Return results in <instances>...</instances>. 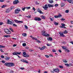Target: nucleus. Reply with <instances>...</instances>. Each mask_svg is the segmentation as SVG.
<instances>
[{"mask_svg":"<svg viewBox=\"0 0 73 73\" xmlns=\"http://www.w3.org/2000/svg\"><path fill=\"white\" fill-rule=\"evenodd\" d=\"M4 65L5 66H8V67H11L15 66V64L13 63L7 62L4 64Z\"/></svg>","mask_w":73,"mask_h":73,"instance_id":"f257e3e1","label":"nucleus"},{"mask_svg":"<svg viewBox=\"0 0 73 73\" xmlns=\"http://www.w3.org/2000/svg\"><path fill=\"white\" fill-rule=\"evenodd\" d=\"M21 11V10L19 8H17L15 9V14H17L19 13V12Z\"/></svg>","mask_w":73,"mask_h":73,"instance_id":"f03ea898","label":"nucleus"},{"mask_svg":"<svg viewBox=\"0 0 73 73\" xmlns=\"http://www.w3.org/2000/svg\"><path fill=\"white\" fill-rule=\"evenodd\" d=\"M23 56L25 57H29V55L28 54H27L26 52H23Z\"/></svg>","mask_w":73,"mask_h":73,"instance_id":"7ed1b4c3","label":"nucleus"},{"mask_svg":"<svg viewBox=\"0 0 73 73\" xmlns=\"http://www.w3.org/2000/svg\"><path fill=\"white\" fill-rule=\"evenodd\" d=\"M53 71L55 72L56 73H59V72H60V70L58 68H56V69H53Z\"/></svg>","mask_w":73,"mask_h":73,"instance_id":"20e7f679","label":"nucleus"},{"mask_svg":"<svg viewBox=\"0 0 73 73\" xmlns=\"http://www.w3.org/2000/svg\"><path fill=\"white\" fill-rule=\"evenodd\" d=\"M14 21H15V23H18L19 24H20V23H23V21H20L17 20H14Z\"/></svg>","mask_w":73,"mask_h":73,"instance_id":"39448f33","label":"nucleus"},{"mask_svg":"<svg viewBox=\"0 0 73 73\" xmlns=\"http://www.w3.org/2000/svg\"><path fill=\"white\" fill-rule=\"evenodd\" d=\"M43 8H44V10H48V7L47 4H46L44 6H43Z\"/></svg>","mask_w":73,"mask_h":73,"instance_id":"423d86ee","label":"nucleus"},{"mask_svg":"<svg viewBox=\"0 0 73 73\" xmlns=\"http://www.w3.org/2000/svg\"><path fill=\"white\" fill-rule=\"evenodd\" d=\"M19 0H15V1H13V3L14 4H16L19 3Z\"/></svg>","mask_w":73,"mask_h":73,"instance_id":"0eeeda50","label":"nucleus"},{"mask_svg":"<svg viewBox=\"0 0 73 73\" xmlns=\"http://www.w3.org/2000/svg\"><path fill=\"white\" fill-rule=\"evenodd\" d=\"M59 34L60 35V36H61V37H65V36L64 35V33H63V32L62 33L61 32H59Z\"/></svg>","mask_w":73,"mask_h":73,"instance_id":"6e6552de","label":"nucleus"},{"mask_svg":"<svg viewBox=\"0 0 73 73\" xmlns=\"http://www.w3.org/2000/svg\"><path fill=\"white\" fill-rule=\"evenodd\" d=\"M7 23L9 24H11V25H12V24H13V23H12V21H10L9 19L7 20Z\"/></svg>","mask_w":73,"mask_h":73,"instance_id":"1a4fd4ad","label":"nucleus"},{"mask_svg":"<svg viewBox=\"0 0 73 73\" xmlns=\"http://www.w3.org/2000/svg\"><path fill=\"white\" fill-rule=\"evenodd\" d=\"M42 35L43 36H46V37H49V35L47 34L46 33L42 34Z\"/></svg>","mask_w":73,"mask_h":73,"instance_id":"9d476101","label":"nucleus"},{"mask_svg":"<svg viewBox=\"0 0 73 73\" xmlns=\"http://www.w3.org/2000/svg\"><path fill=\"white\" fill-rule=\"evenodd\" d=\"M35 20L37 21H41V19L40 18H35Z\"/></svg>","mask_w":73,"mask_h":73,"instance_id":"9b49d317","label":"nucleus"},{"mask_svg":"<svg viewBox=\"0 0 73 73\" xmlns=\"http://www.w3.org/2000/svg\"><path fill=\"white\" fill-rule=\"evenodd\" d=\"M37 11L39 12L40 14L42 13H42V12L41 11V10L40 9V8H38V9H37Z\"/></svg>","mask_w":73,"mask_h":73,"instance_id":"f8f14e48","label":"nucleus"},{"mask_svg":"<svg viewBox=\"0 0 73 73\" xmlns=\"http://www.w3.org/2000/svg\"><path fill=\"white\" fill-rule=\"evenodd\" d=\"M45 48H46V46H43L42 48H41L40 47L39 48V49H40V50H44V49H45Z\"/></svg>","mask_w":73,"mask_h":73,"instance_id":"ddd939ff","label":"nucleus"},{"mask_svg":"<svg viewBox=\"0 0 73 73\" xmlns=\"http://www.w3.org/2000/svg\"><path fill=\"white\" fill-rule=\"evenodd\" d=\"M47 40L49 41H51L53 40V39H52V38L49 37L47 38Z\"/></svg>","mask_w":73,"mask_h":73,"instance_id":"4468645a","label":"nucleus"},{"mask_svg":"<svg viewBox=\"0 0 73 73\" xmlns=\"http://www.w3.org/2000/svg\"><path fill=\"white\" fill-rule=\"evenodd\" d=\"M67 1L69 3H71V4H73V1L70 0H67Z\"/></svg>","mask_w":73,"mask_h":73,"instance_id":"2eb2a0df","label":"nucleus"},{"mask_svg":"<svg viewBox=\"0 0 73 73\" xmlns=\"http://www.w3.org/2000/svg\"><path fill=\"white\" fill-rule=\"evenodd\" d=\"M7 32L6 33V34H11V32L9 31L8 29H7Z\"/></svg>","mask_w":73,"mask_h":73,"instance_id":"dca6fc26","label":"nucleus"},{"mask_svg":"<svg viewBox=\"0 0 73 73\" xmlns=\"http://www.w3.org/2000/svg\"><path fill=\"white\" fill-rule=\"evenodd\" d=\"M10 11H11V10H10V9H7V10H6V11L5 12L6 13H8V12H10Z\"/></svg>","mask_w":73,"mask_h":73,"instance_id":"f3484780","label":"nucleus"},{"mask_svg":"<svg viewBox=\"0 0 73 73\" xmlns=\"http://www.w3.org/2000/svg\"><path fill=\"white\" fill-rule=\"evenodd\" d=\"M22 36L24 37H26L27 36V34L25 33H23L22 34Z\"/></svg>","mask_w":73,"mask_h":73,"instance_id":"a211bd4d","label":"nucleus"},{"mask_svg":"<svg viewBox=\"0 0 73 73\" xmlns=\"http://www.w3.org/2000/svg\"><path fill=\"white\" fill-rule=\"evenodd\" d=\"M5 48V46H3L2 45H0V48Z\"/></svg>","mask_w":73,"mask_h":73,"instance_id":"6ab92c4d","label":"nucleus"},{"mask_svg":"<svg viewBox=\"0 0 73 73\" xmlns=\"http://www.w3.org/2000/svg\"><path fill=\"white\" fill-rule=\"evenodd\" d=\"M60 5L62 7H64V6H65V4L64 3H62Z\"/></svg>","mask_w":73,"mask_h":73,"instance_id":"aec40b11","label":"nucleus"},{"mask_svg":"<svg viewBox=\"0 0 73 73\" xmlns=\"http://www.w3.org/2000/svg\"><path fill=\"white\" fill-rule=\"evenodd\" d=\"M65 50L66 52H67L68 53L70 52V50H68L67 49H66Z\"/></svg>","mask_w":73,"mask_h":73,"instance_id":"412c9836","label":"nucleus"},{"mask_svg":"<svg viewBox=\"0 0 73 73\" xmlns=\"http://www.w3.org/2000/svg\"><path fill=\"white\" fill-rule=\"evenodd\" d=\"M17 52H14L13 53V55H17Z\"/></svg>","mask_w":73,"mask_h":73,"instance_id":"4be33fe9","label":"nucleus"},{"mask_svg":"<svg viewBox=\"0 0 73 73\" xmlns=\"http://www.w3.org/2000/svg\"><path fill=\"white\" fill-rule=\"evenodd\" d=\"M48 7H53V5H51L48 4Z\"/></svg>","mask_w":73,"mask_h":73,"instance_id":"5701e85b","label":"nucleus"},{"mask_svg":"<svg viewBox=\"0 0 73 73\" xmlns=\"http://www.w3.org/2000/svg\"><path fill=\"white\" fill-rule=\"evenodd\" d=\"M10 58V57H8L5 58V59L6 60H9Z\"/></svg>","mask_w":73,"mask_h":73,"instance_id":"b1692460","label":"nucleus"},{"mask_svg":"<svg viewBox=\"0 0 73 73\" xmlns=\"http://www.w3.org/2000/svg\"><path fill=\"white\" fill-rule=\"evenodd\" d=\"M68 31L67 30H65L64 32H63V33H64V34H66L68 33Z\"/></svg>","mask_w":73,"mask_h":73,"instance_id":"393cba45","label":"nucleus"},{"mask_svg":"<svg viewBox=\"0 0 73 73\" xmlns=\"http://www.w3.org/2000/svg\"><path fill=\"white\" fill-rule=\"evenodd\" d=\"M49 2L50 3H53V0H49Z\"/></svg>","mask_w":73,"mask_h":73,"instance_id":"a878e982","label":"nucleus"},{"mask_svg":"<svg viewBox=\"0 0 73 73\" xmlns=\"http://www.w3.org/2000/svg\"><path fill=\"white\" fill-rule=\"evenodd\" d=\"M42 34H45V33H46V31H45L44 30H43L42 31Z\"/></svg>","mask_w":73,"mask_h":73,"instance_id":"bb28decb","label":"nucleus"},{"mask_svg":"<svg viewBox=\"0 0 73 73\" xmlns=\"http://www.w3.org/2000/svg\"><path fill=\"white\" fill-rule=\"evenodd\" d=\"M9 29L11 31V32H13V29H12V28H9Z\"/></svg>","mask_w":73,"mask_h":73,"instance_id":"cd10ccee","label":"nucleus"},{"mask_svg":"<svg viewBox=\"0 0 73 73\" xmlns=\"http://www.w3.org/2000/svg\"><path fill=\"white\" fill-rule=\"evenodd\" d=\"M5 7H6V5H4L3 6H2L1 7L2 8H5Z\"/></svg>","mask_w":73,"mask_h":73,"instance_id":"c85d7f7f","label":"nucleus"},{"mask_svg":"<svg viewBox=\"0 0 73 73\" xmlns=\"http://www.w3.org/2000/svg\"><path fill=\"white\" fill-rule=\"evenodd\" d=\"M54 24L55 25H57L58 24V23L56 22H55L54 23Z\"/></svg>","mask_w":73,"mask_h":73,"instance_id":"c756f323","label":"nucleus"},{"mask_svg":"<svg viewBox=\"0 0 73 73\" xmlns=\"http://www.w3.org/2000/svg\"><path fill=\"white\" fill-rule=\"evenodd\" d=\"M7 29H4V31H5V33H7V32H8V31H8V30H7Z\"/></svg>","mask_w":73,"mask_h":73,"instance_id":"7c9ffc66","label":"nucleus"},{"mask_svg":"<svg viewBox=\"0 0 73 73\" xmlns=\"http://www.w3.org/2000/svg\"><path fill=\"white\" fill-rule=\"evenodd\" d=\"M41 17L42 19H45V17H44V16H41Z\"/></svg>","mask_w":73,"mask_h":73,"instance_id":"2f4dec72","label":"nucleus"},{"mask_svg":"<svg viewBox=\"0 0 73 73\" xmlns=\"http://www.w3.org/2000/svg\"><path fill=\"white\" fill-rule=\"evenodd\" d=\"M26 45V43H23V46H25Z\"/></svg>","mask_w":73,"mask_h":73,"instance_id":"473e14b6","label":"nucleus"},{"mask_svg":"<svg viewBox=\"0 0 73 73\" xmlns=\"http://www.w3.org/2000/svg\"><path fill=\"white\" fill-rule=\"evenodd\" d=\"M4 37H10L9 35H4Z\"/></svg>","mask_w":73,"mask_h":73,"instance_id":"72a5a7b5","label":"nucleus"},{"mask_svg":"<svg viewBox=\"0 0 73 73\" xmlns=\"http://www.w3.org/2000/svg\"><path fill=\"white\" fill-rule=\"evenodd\" d=\"M59 67L60 68H61L62 69V68H63V66H59Z\"/></svg>","mask_w":73,"mask_h":73,"instance_id":"f704fd0d","label":"nucleus"},{"mask_svg":"<svg viewBox=\"0 0 73 73\" xmlns=\"http://www.w3.org/2000/svg\"><path fill=\"white\" fill-rule=\"evenodd\" d=\"M61 16H62L61 15L59 14L58 15V17H61Z\"/></svg>","mask_w":73,"mask_h":73,"instance_id":"c9c22d12","label":"nucleus"},{"mask_svg":"<svg viewBox=\"0 0 73 73\" xmlns=\"http://www.w3.org/2000/svg\"><path fill=\"white\" fill-rule=\"evenodd\" d=\"M13 27H17V25H16L15 24H13Z\"/></svg>","mask_w":73,"mask_h":73,"instance_id":"e433bc0d","label":"nucleus"},{"mask_svg":"<svg viewBox=\"0 0 73 73\" xmlns=\"http://www.w3.org/2000/svg\"><path fill=\"white\" fill-rule=\"evenodd\" d=\"M25 29H28V27L27 25H25Z\"/></svg>","mask_w":73,"mask_h":73,"instance_id":"4c0bfd02","label":"nucleus"},{"mask_svg":"<svg viewBox=\"0 0 73 73\" xmlns=\"http://www.w3.org/2000/svg\"><path fill=\"white\" fill-rule=\"evenodd\" d=\"M14 9V7L13 6H12L11 7V10H12V9Z\"/></svg>","mask_w":73,"mask_h":73,"instance_id":"58836bf2","label":"nucleus"},{"mask_svg":"<svg viewBox=\"0 0 73 73\" xmlns=\"http://www.w3.org/2000/svg\"><path fill=\"white\" fill-rule=\"evenodd\" d=\"M26 17H27L28 18H29V19H30L31 18V16L29 15L28 16H26Z\"/></svg>","mask_w":73,"mask_h":73,"instance_id":"ea45409f","label":"nucleus"},{"mask_svg":"<svg viewBox=\"0 0 73 73\" xmlns=\"http://www.w3.org/2000/svg\"><path fill=\"white\" fill-rule=\"evenodd\" d=\"M65 65H66L67 66H69V65L68 64H65Z\"/></svg>","mask_w":73,"mask_h":73,"instance_id":"a19ab883","label":"nucleus"},{"mask_svg":"<svg viewBox=\"0 0 73 73\" xmlns=\"http://www.w3.org/2000/svg\"><path fill=\"white\" fill-rule=\"evenodd\" d=\"M45 56L46 57V58H49V56L48 55H45Z\"/></svg>","mask_w":73,"mask_h":73,"instance_id":"79ce46f5","label":"nucleus"},{"mask_svg":"<svg viewBox=\"0 0 73 73\" xmlns=\"http://www.w3.org/2000/svg\"><path fill=\"white\" fill-rule=\"evenodd\" d=\"M47 45L48 46H51V44L48 43L47 44Z\"/></svg>","mask_w":73,"mask_h":73,"instance_id":"37998d69","label":"nucleus"},{"mask_svg":"<svg viewBox=\"0 0 73 73\" xmlns=\"http://www.w3.org/2000/svg\"><path fill=\"white\" fill-rule=\"evenodd\" d=\"M60 20H61V21H64V20H65V19H64V18H62Z\"/></svg>","mask_w":73,"mask_h":73,"instance_id":"c03bdc74","label":"nucleus"},{"mask_svg":"<svg viewBox=\"0 0 73 73\" xmlns=\"http://www.w3.org/2000/svg\"><path fill=\"white\" fill-rule=\"evenodd\" d=\"M26 9H31V7H27L26 8Z\"/></svg>","mask_w":73,"mask_h":73,"instance_id":"a18cd8bd","label":"nucleus"},{"mask_svg":"<svg viewBox=\"0 0 73 73\" xmlns=\"http://www.w3.org/2000/svg\"><path fill=\"white\" fill-rule=\"evenodd\" d=\"M1 58H4L5 57L3 55H2L1 56Z\"/></svg>","mask_w":73,"mask_h":73,"instance_id":"49530a36","label":"nucleus"},{"mask_svg":"<svg viewBox=\"0 0 73 73\" xmlns=\"http://www.w3.org/2000/svg\"><path fill=\"white\" fill-rule=\"evenodd\" d=\"M33 40H37V39L36 38L33 37Z\"/></svg>","mask_w":73,"mask_h":73,"instance_id":"de8ad7c7","label":"nucleus"},{"mask_svg":"<svg viewBox=\"0 0 73 73\" xmlns=\"http://www.w3.org/2000/svg\"><path fill=\"white\" fill-rule=\"evenodd\" d=\"M17 54H21V52H17Z\"/></svg>","mask_w":73,"mask_h":73,"instance_id":"09e8293b","label":"nucleus"},{"mask_svg":"<svg viewBox=\"0 0 73 73\" xmlns=\"http://www.w3.org/2000/svg\"><path fill=\"white\" fill-rule=\"evenodd\" d=\"M0 51L2 52V53H4V51L2 49H0Z\"/></svg>","mask_w":73,"mask_h":73,"instance_id":"8fccbe9b","label":"nucleus"},{"mask_svg":"<svg viewBox=\"0 0 73 73\" xmlns=\"http://www.w3.org/2000/svg\"><path fill=\"white\" fill-rule=\"evenodd\" d=\"M52 52H56V51L55 49H53L52 50Z\"/></svg>","mask_w":73,"mask_h":73,"instance_id":"3c124183","label":"nucleus"},{"mask_svg":"<svg viewBox=\"0 0 73 73\" xmlns=\"http://www.w3.org/2000/svg\"><path fill=\"white\" fill-rule=\"evenodd\" d=\"M64 62H65V63H66V62H67L68 61L65 60H63Z\"/></svg>","mask_w":73,"mask_h":73,"instance_id":"603ef678","label":"nucleus"},{"mask_svg":"<svg viewBox=\"0 0 73 73\" xmlns=\"http://www.w3.org/2000/svg\"><path fill=\"white\" fill-rule=\"evenodd\" d=\"M25 62L27 64H28V62L27 61L25 60Z\"/></svg>","mask_w":73,"mask_h":73,"instance_id":"864d4df0","label":"nucleus"},{"mask_svg":"<svg viewBox=\"0 0 73 73\" xmlns=\"http://www.w3.org/2000/svg\"><path fill=\"white\" fill-rule=\"evenodd\" d=\"M3 23L2 22H0V25H3Z\"/></svg>","mask_w":73,"mask_h":73,"instance_id":"5fc2aeb1","label":"nucleus"},{"mask_svg":"<svg viewBox=\"0 0 73 73\" xmlns=\"http://www.w3.org/2000/svg\"><path fill=\"white\" fill-rule=\"evenodd\" d=\"M65 12L66 13H68L69 12V10H66V11H65Z\"/></svg>","mask_w":73,"mask_h":73,"instance_id":"6e6d98bb","label":"nucleus"},{"mask_svg":"<svg viewBox=\"0 0 73 73\" xmlns=\"http://www.w3.org/2000/svg\"><path fill=\"white\" fill-rule=\"evenodd\" d=\"M55 7H58V4H56L55 5H54Z\"/></svg>","mask_w":73,"mask_h":73,"instance_id":"4d7b16f0","label":"nucleus"},{"mask_svg":"<svg viewBox=\"0 0 73 73\" xmlns=\"http://www.w3.org/2000/svg\"><path fill=\"white\" fill-rule=\"evenodd\" d=\"M62 48H63V49H66V48H65V47L64 46H62Z\"/></svg>","mask_w":73,"mask_h":73,"instance_id":"13d9d810","label":"nucleus"},{"mask_svg":"<svg viewBox=\"0 0 73 73\" xmlns=\"http://www.w3.org/2000/svg\"><path fill=\"white\" fill-rule=\"evenodd\" d=\"M37 41L38 43H40L41 42L39 40H37Z\"/></svg>","mask_w":73,"mask_h":73,"instance_id":"bf43d9fd","label":"nucleus"},{"mask_svg":"<svg viewBox=\"0 0 73 73\" xmlns=\"http://www.w3.org/2000/svg\"><path fill=\"white\" fill-rule=\"evenodd\" d=\"M2 63H5V60H2Z\"/></svg>","mask_w":73,"mask_h":73,"instance_id":"052dcab7","label":"nucleus"},{"mask_svg":"<svg viewBox=\"0 0 73 73\" xmlns=\"http://www.w3.org/2000/svg\"><path fill=\"white\" fill-rule=\"evenodd\" d=\"M50 19L51 21H53V18H50Z\"/></svg>","mask_w":73,"mask_h":73,"instance_id":"680f3d73","label":"nucleus"},{"mask_svg":"<svg viewBox=\"0 0 73 73\" xmlns=\"http://www.w3.org/2000/svg\"><path fill=\"white\" fill-rule=\"evenodd\" d=\"M61 25L62 26H65V25L63 23H62L61 24Z\"/></svg>","mask_w":73,"mask_h":73,"instance_id":"e2e57ef3","label":"nucleus"},{"mask_svg":"<svg viewBox=\"0 0 73 73\" xmlns=\"http://www.w3.org/2000/svg\"><path fill=\"white\" fill-rule=\"evenodd\" d=\"M33 9L34 11H36V9H35V7H33Z\"/></svg>","mask_w":73,"mask_h":73,"instance_id":"0e129e2a","label":"nucleus"},{"mask_svg":"<svg viewBox=\"0 0 73 73\" xmlns=\"http://www.w3.org/2000/svg\"><path fill=\"white\" fill-rule=\"evenodd\" d=\"M21 61H22V62H25V60H24V59H22L21 60Z\"/></svg>","mask_w":73,"mask_h":73,"instance_id":"69168bd1","label":"nucleus"},{"mask_svg":"<svg viewBox=\"0 0 73 73\" xmlns=\"http://www.w3.org/2000/svg\"><path fill=\"white\" fill-rule=\"evenodd\" d=\"M25 7L24 8H23L22 9V10H23V11H25Z\"/></svg>","mask_w":73,"mask_h":73,"instance_id":"338daca9","label":"nucleus"},{"mask_svg":"<svg viewBox=\"0 0 73 73\" xmlns=\"http://www.w3.org/2000/svg\"><path fill=\"white\" fill-rule=\"evenodd\" d=\"M25 48L26 49H29V47L26 46V47H25Z\"/></svg>","mask_w":73,"mask_h":73,"instance_id":"774afa93","label":"nucleus"}]
</instances>
